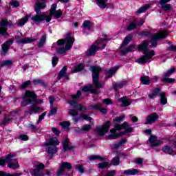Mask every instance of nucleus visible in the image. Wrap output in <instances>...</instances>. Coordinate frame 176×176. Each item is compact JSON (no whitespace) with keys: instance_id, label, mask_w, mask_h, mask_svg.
I'll list each match as a JSON object with an SVG mask.
<instances>
[{"instance_id":"f257e3e1","label":"nucleus","mask_w":176,"mask_h":176,"mask_svg":"<svg viewBox=\"0 0 176 176\" xmlns=\"http://www.w3.org/2000/svg\"><path fill=\"white\" fill-rule=\"evenodd\" d=\"M167 35L168 33L166 30H160L157 33L153 34L152 38L151 41H144L141 45L138 47V50H141L143 52L142 57L137 59L136 63L140 64L141 65L144 64H146V63H151L152 60V57L155 56V51L151 50L148 52V45L151 43L149 45L150 47H156L157 46V41H160V39H164V38H167Z\"/></svg>"},{"instance_id":"f03ea898","label":"nucleus","mask_w":176,"mask_h":176,"mask_svg":"<svg viewBox=\"0 0 176 176\" xmlns=\"http://www.w3.org/2000/svg\"><path fill=\"white\" fill-rule=\"evenodd\" d=\"M45 8H46L45 0H38L34 7L35 12L37 14L32 17V21H34V23L36 24H39V23L45 20L46 23H50V21H52V16H54L55 19H60V17H61L63 15L61 10H56V9H57V4L56 3L52 4V6L50 10V16L38 14L39 10H41V9H45Z\"/></svg>"},{"instance_id":"7ed1b4c3","label":"nucleus","mask_w":176,"mask_h":176,"mask_svg":"<svg viewBox=\"0 0 176 176\" xmlns=\"http://www.w3.org/2000/svg\"><path fill=\"white\" fill-rule=\"evenodd\" d=\"M72 45H74V37L72 34L69 33L65 39H60L53 43L52 47L56 49L58 54H65L66 50H71Z\"/></svg>"},{"instance_id":"20e7f679","label":"nucleus","mask_w":176,"mask_h":176,"mask_svg":"<svg viewBox=\"0 0 176 176\" xmlns=\"http://www.w3.org/2000/svg\"><path fill=\"white\" fill-rule=\"evenodd\" d=\"M133 128L130 127L127 122H124L122 124H116L115 129L110 130L112 135L108 136L109 140H116L118 137L124 135L127 133H131Z\"/></svg>"},{"instance_id":"39448f33","label":"nucleus","mask_w":176,"mask_h":176,"mask_svg":"<svg viewBox=\"0 0 176 176\" xmlns=\"http://www.w3.org/2000/svg\"><path fill=\"white\" fill-rule=\"evenodd\" d=\"M109 41V38H99L95 41L94 44L91 46L89 50H87V56H94L98 50H101L102 49H105V46H107V41Z\"/></svg>"},{"instance_id":"423d86ee","label":"nucleus","mask_w":176,"mask_h":176,"mask_svg":"<svg viewBox=\"0 0 176 176\" xmlns=\"http://www.w3.org/2000/svg\"><path fill=\"white\" fill-rule=\"evenodd\" d=\"M5 163H8V167L13 170H16V168L20 167L19 162L16 158V155L14 154H8L6 156V158L2 157L0 159V166H5Z\"/></svg>"},{"instance_id":"0eeeda50","label":"nucleus","mask_w":176,"mask_h":176,"mask_svg":"<svg viewBox=\"0 0 176 176\" xmlns=\"http://www.w3.org/2000/svg\"><path fill=\"white\" fill-rule=\"evenodd\" d=\"M44 145L47 146L45 150L47 151L48 155L53 156V155L57 153V147L56 145H60V142L57 138H50Z\"/></svg>"},{"instance_id":"6e6552de","label":"nucleus","mask_w":176,"mask_h":176,"mask_svg":"<svg viewBox=\"0 0 176 176\" xmlns=\"http://www.w3.org/2000/svg\"><path fill=\"white\" fill-rule=\"evenodd\" d=\"M91 69L92 71L94 86H95L97 89H102L104 87V83L98 82V79L100 78V72H101V68L96 66H92L91 67Z\"/></svg>"},{"instance_id":"1a4fd4ad","label":"nucleus","mask_w":176,"mask_h":176,"mask_svg":"<svg viewBox=\"0 0 176 176\" xmlns=\"http://www.w3.org/2000/svg\"><path fill=\"white\" fill-rule=\"evenodd\" d=\"M36 101V95L31 91H26L23 96L22 107H27L30 104H32Z\"/></svg>"},{"instance_id":"9d476101","label":"nucleus","mask_w":176,"mask_h":176,"mask_svg":"<svg viewBox=\"0 0 176 176\" xmlns=\"http://www.w3.org/2000/svg\"><path fill=\"white\" fill-rule=\"evenodd\" d=\"M80 96H82V92L80 91H78L76 95H71L72 100L69 101V104L71 107H73L74 109H78V111H87V107H83L82 104L76 102V100Z\"/></svg>"},{"instance_id":"9b49d317","label":"nucleus","mask_w":176,"mask_h":176,"mask_svg":"<svg viewBox=\"0 0 176 176\" xmlns=\"http://www.w3.org/2000/svg\"><path fill=\"white\" fill-rule=\"evenodd\" d=\"M78 112L76 109H72L69 111V115L73 117V120L76 123L78 121L80 120V119H84V120H87V122H91V118L89 117V116L86 114H81L80 116H77L78 115Z\"/></svg>"},{"instance_id":"f8f14e48","label":"nucleus","mask_w":176,"mask_h":176,"mask_svg":"<svg viewBox=\"0 0 176 176\" xmlns=\"http://www.w3.org/2000/svg\"><path fill=\"white\" fill-rule=\"evenodd\" d=\"M12 23L8 21L7 19H3L0 22V35H6V32L8 31V27L11 25Z\"/></svg>"},{"instance_id":"ddd939ff","label":"nucleus","mask_w":176,"mask_h":176,"mask_svg":"<svg viewBox=\"0 0 176 176\" xmlns=\"http://www.w3.org/2000/svg\"><path fill=\"white\" fill-rule=\"evenodd\" d=\"M109 127H111V122H109V121H107L102 126H98L96 128V131L99 135H104V134H107V133H108Z\"/></svg>"},{"instance_id":"4468645a","label":"nucleus","mask_w":176,"mask_h":176,"mask_svg":"<svg viewBox=\"0 0 176 176\" xmlns=\"http://www.w3.org/2000/svg\"><path fill=\"white\" fill-rule=\"evenodd\" d=\"M174 72H175V68L173 67L164 73L163 81L166 82V83H173V82H175V79L168 78V76H170Z\"/></svg>"},{"instance_id":"2eb2a0df","label":"nucleus","mask_w":176,"mask_h":176,"mask_svg":"<svg viewBox=\"0 0 176 176\" xmlns=\"http://www.w3.org/2000/svg\"><path fill=\"white\" fill-rule=\"evenodd\" d=\"M45 168V165L42 163H38L36 165L35 169L33 170V173L32 174V176H44L45 174L42 172V170Z\"/></svg>"},{"instance_id":"dca6fc26","label":"nucleus","mask_w":176,"mask_h":176,"mask_svg":"<svg viewBox=\"0 0 176 176\" xmlns=\"http://www.w3.org/2000/svg\"><path fill=\"white\" fill-rule=\"evenodd\" d=\"M15 39H16V43H18V45H25L27 43H32V42H35V41H36V38H21L19 36H16Z\"/></svg>"},{"instance_id":"f3484780","label":"nucleus","mask_w":176,"mask_h":176,"mask_svg":"<svg viewBox=\"0 0 176 176\" xmlns=\"http://www.w3.org/2000/svg\"><path fill=\"white\" fill-rule=\"evenodd\" d=\"M158 119L159 116L156 113H152L146 117L144 124H152L153 123H156V120Z\"/></svg>"},{"instance_id":"a211bd4d","label":"nucleus","mask_w":176,"mask_h":176,"mask_svg":"<svg viewBox=\"0 0 176 176\" xmlns=\"http://www.w3.org/2000/svg\"><path fill=\"white\" fill-rule=\"evenodd\" d=\"M149 142L151 144V146H160V145H162V140H157V137L155 135H151L148 138Z\"/></svg>"},{"instance_id":"6ab92c4d","label":"nucleus","mask_w":176,"mask_h":176,"mask_svg":"<svg viewBox=\"0 0 176 176\" xmlns=\"http://www.w3.org/2000/svg\"><path fill=\"white\" fill-rule=\"evenodd\" d=\"M171 0H160V4L164 12H168L171 10V5L167 4V2H170Z\"/></svg>"},{"instance_id":"aec40b11","label":"nucleus","mask_w":176,"mask_h":176,"mask_svg":"<svg viewBox=\"0 0 176 176\" xmlns=\"http://www.w3.org/2000/svg\"><path fill=\"white\" fill-rule=\"evenodd\" d=\"M39 111H41V107L36 105H32L30 109L26 111V113H28V115H35V113H38Z\"/></svg>"},{"instance_id":"412c9836","label":"nucleus","mask_w":176,"mask_h":176,"mask_svg":"<svg viewBox=\"0 0 176 176\" xmlns=\"http://www.w3.org/2000/svg\"><path fill=\"white\" fill-rule=\"evenodd\" d=\"M90 109H98V111H100L101 113H103L104 115H105V113L107 112V109L102 108V104H94L91 107Z\"/></svg>"},{"instance_id":"4be33fe9","label":"nucleus","mask_w":176,"mask_h":176,"mask_svg":"<svg viewBox=\"0 0 176 176\" xmlns=\"http://www.w3.org/2000/svg\"><path fill=\"white\" fill-rule=\"evenodd\" d=\"M127 83L126 80H122L120 82H116L113 84V87L116 91H118L119 89H123V86H125V85Z\"/></svg>"},{"instance_id":"5701e85b","label":"nucleus","mask_w":176,"mask_h":176,"mask_svg":"<svg viewBox=\"0 0 176 176\" xmlns=\"http://www.w3.org/2000/svg\"><path fill=\"white\" fill-rule=\"evenodd\" d=\"M13 43V39H10L4 43L2 45V50L4 53H8V50H9V47H10V45Z\"/></svg>"},{"instance_id":"b1692460","label":"nucleus","mask_w":176,"mask_h":176,"mask_svg":"<svg viewBox=\"0 0 176 176\" xmlns=\"http://www.w3.org/2000/svg\"><path fill=\"white\" fill-rule=\"evenodd\" d=\"M160 90L161 89L160 87H157L153 89L151 92L148 94V98H150L151 100H153V98H156Z\"/></svg>"},{"instance_id":"393cba45","label":"nucleus","mask_w":176,"mask_h":176,"mask_svg":"<svg viewBox=\"0 0 176 176\" xmlns=\"http://www.w3.org/2000/svg\"><path fill=\"white\" fill-rule=\"evenodd\" d=\"M66 72L67 66H64L59 72V74L58 76V79H61L63 77L65 78V79H68V74H67Z\"/></svg>"},{"instance_id":"a878e982","label":"nucleus","mask_w":176,"mask_h":176,"mask_svg":"<svg viewBox=\"0 0 176 176\" xmlns=\"http://www.w3.org/2000/svg\"><path fill=\"white\" fill-rule=\"evenodd\" d=\"M63 151H69L70 149H72V146H71V144L69 143V140L68 139H65L63 142Z\"/></svg>"},{"instance_id":"bb28decb","label":"nucleus","mask_w":176,"mask_h":176,"mask_svg":"<svg viewBox=\"0 0 176 176\" xmlns=\"http://www.w3.org/2000/svg\"><path fill=\"white\" fill-rule=\"evenodd\" d=\"M82 91H85V93H87V91H91V93L97 94L98 93V91L97 89H93V85H87L82 88Z\"/></svg>"},{"instance_id":"cd10ccee","label":"nucleus","mask_w":176,"mask_h":176,"mask_svg":"<svg viewBox=\"0 0 176 176\" xmlns=\"http://www.w3.org/2000/svg\"><path fill=\"white\" fill-rule=\"evenodd\" d=\"M30 17H31V14H27L25 17L21 19L18 23V25H19V27H23V25L28 21Z\"/></svg>"},{"instance_id":"c85d7f7f","label":"nucleus","mask_w":176,"mask_h":176,"mask_svg":"<svg viewBox=\"0 0 176 176\" xmlns=\"http://www.w3.org/2000/svg\"><path fill=\"white\" fill-rule=\"evenodd\" d=\"M140 80L142 83L146 85V86H149L151 85V78L148 76H144L140 78Z\"/></svg>"},{"instance_id":"c756f323","label":"nucleus","mask_w":176,"mask_h":176,"mask_svg":"<svg viewBox=\"0 0 176 176\" xmlns=\"http://www.w3.org/2000/svg\"><path fill=\"white\" fill-rule=\"evenodd\" d=\"M149 8H151V6L149 4H146L145 6H142L136 12V14H141V13H144V12H146V10L149 9Z\"/></svg>"},{"instance_id":"7c9ffc66","label":"nucleus","mask_w":176,"mask_h":176,"mask_svg":"<svg viewBox=\"0 0 176 176\" xmlns=\"http://www.w3.org/2000/svg\"><path fill=\"white\" fill-rule=\"evenodd\" d=\"M127 142V139H122L120 142H116L114 144L113 147L118 149V148H122L124 144Z\"/></svg>"},{"instance_id":"2f4dec72","label":"nucleus","mask_w":176,"mask_h":176,"mask_svg":"<svg viewBox=\"0 0 176 176\" xmlns=\"http://www.w3.org/2000/svg\"><path fill=\"white\" fill-rule=\"evenodd\" d=\"M160 97L162 105H166V104H167V98L166 97V93H160Z\"/></svg>"},{"instance_id":"473e14b6","label":"nucleus","mask_w":176,"mask_h":176,"mask_svg":"<svg viewBox=\"0 0 176 176\" xmlns=\"http://www.w3.org/2000/svg\"><path fill=\"white\" fill-rule=\"evenodd\" d=\"M96 4L101 9H105L107 8V0H96Z\"/></svg>"},{"instance_id":"72a5a7b5","label":"nucleus","mask_w":176,"mask_h":176,"mask_svg":"<svg viewBox=\"0 0 176 176\" xmlns=\"http://www.w3.org/2000/svg\"><path fill=\"white\" fill-rule=\"evenodd\" d=\"M119 101L122 103V107H129L131 102L126 98H121Z\"/></svg>"},{"instance_id":"f704fd0d","label":"nucleus","mask_w":176,"mask_h":176,"mask_svg":"<svg viewBox=\"0 0 176 176\" xmlns=\"http://www.w3.org/2000/svg\"><path fill=\"white\" fill-rule=\"evenodd\" d=\"M88 159L91 161L98 160H100L101 162H104V160H106L105 157H102L99 155H91L88 157Z\"/></svg>"},{"instance_id":"c9c22d12","label":"nucleus","mask_w":176,"mask_h":176,"mask_svg":"<svg viewBox=\"0 0 176 176\" xmlns=\"http://www.w3.org/2000/svg\"><path fill=\"white\" fill-rule=\"evenodd\" d=\"M162 151L168 155H173V153L174 152L170 146H165L164 148H162Z\"/></svg>"},{"instance_id":"e433bc0d","label":"nucleus","mask_w":176,"mask_h":176,"mask_svg":"<svg viewBox=\"0 0 176 176\" xmlns=\"http://www.w3.org/2000/svg\"><path fill=\"white\" fill-rule=\"evenodd\" d=\"M60 167L62 168L65 169V170H71L72 168V165L69 164V162H61Z\"/></svg>"},{"instance_id":"4c0bfd02","label":"nucleus","mask_w":176,"mask_h":176,"mask_svg":"<svg viewBox=\"0 0 176 176\" xmlns=\"http://www.w3.org/2000/svg\"><path fill=\"white\" fill-rule=\"evenodd\" d=\"M135 50V47L134 45H131L125 50H121V53L122 54H126V53H129L130 52H134Z\"/></svg>"},{"instance_id":"58836bf2","label":"nucleus","mask_w":176,"mask_h":176,"mask_svg":"<svg viewBox=\"0 0 176 176\" xmlns=\"http://www.w3.org/2000/svg\"><path fill=\"white\" fill-rule=\"evenodd\" d=\"M124 174L125 175H135V174H138V170L137 169L126 170L124 171Z\"/></svg>"},{"instance_id":"ea45409f","label":"nucleus","mask_w":176,"mask_h":176,"mask_svg":"<svg viewBox=\"0 0 176 176\" xmlns=\"http://www.w3.org/2000/svg\"><path fill=\"white\" fill-rule=\"evenodd\" d=\"M93 24L89 21H85L82 24L83 30H90Z\"/></svg>"},{"instance_id":"a19ab883","label":"nucleus","mask_w":176,"mask_h":176,"mask_svg":"<svg viewBox=\"0 0 176 176\" xmlns=\"http://www.w3.org/2000/svg\"><path fill=\"white\" fill-rule=\"evenodd\" d=\"M83 68H85V66L83 65V64L80 63L79 65L76 66L75 69L72 70V72L73 74H75L76 72H79L82 71V69H83Z\"/></svg>"},{"instance_id":"79ce46f5","label":"nucleus","mask_w":176,"mask_h":176,"mask_svg":"<svg viewBox=\"0 0 176 176\" xmlns=\"http://www.w3.org/2000/svg\"><path fill=\"white\" fill-rule=\"evenodd\" d=\"M46 43V34H43L38 43V47H42Z\"/></svg>"},{"instance_id":"37998d69","label":"nucleus","mask_w":176,"mask_h":176,"mask_svg":"<svg viewBox=\"0 0 176 176\" xmlns=\"http://www.w3.org/2000/svg\"><path fill=\"white\" fill-rule=\"evenodd\" d=\"M116 71H118V68L116 67L113 69H110L106 72L107 78H112V75H113Z\"/></svg>"},{"instance_id":"c03bdc74","label":"nucleus","mask_w":176,"mask_h":176,"mask_svg":"<svg viewBox=\"0 0 176 176\" xmlns=\"http://www.w3.org/2000/svg\"><path fill=\"white\" fill-rule=\"evenodd\" d=\"M98 166V168H107V167H110L111 163H109V162L99 163Z\"/></svg>"},{"instance_id":"a18cd8bd","label":"nucleus","mask_w":176,"mask_h":176,"mask_svg":"<svg viewBox=\"0 0 176 176\" xmlns=\"http://www.w3.org/2000/svg\"><path fill=\"white\" fill-rule=\"evenodd\" d=\"M137 28V23H135V21L131 22L129 26L127 27L128 31H131L132 30H135Z\"/></svg>"},{"instance_id":"49530a36","label":"nucleus","mask_w":176,"mask_h":176,"mask_svg":"<svg viewBox=\"0 0 176 176\" xmlns=\"http://www.w3.org/2000/svg\"><path fill=\"white\" fill-rule=\"evenodd\" d=\"M12 64H13L12 60H4L1 63L0 67H10Z\"/></svg>"},{"instance_id":"de8ad7c7","label":"nucleus","mask_w":176,"mask_h":176,"mask_svg":"<svg viewBox=\"0 0 176 176\" xmlns=\"http://www.w3.org/2000/svg\"><path fill=\"white\" fill-rule=\"evenodd\" d=\"M33 85H41V86H46V84L45 82L42 80L39 79H34L33 80Z\"/></svg>"},{"instance_id":"09e8293b","label":"nucleus","mask_w":176,"mask_h":176,"mask_svg":"<svg viewBox=\"0 0 176 176\" xmlns=\"http://www.w3.org/2000/svg\"><path fill=\"white\" fill-rule=\"evenodd\" d=\"M120 162V160L118 157H115L112 160H111V164L113 166H119V163Z\"/></svg>"},{"instance_id":"8fccbe9b","label":"nucleus","mask_w":176,"mask_h":176,"mask_svg":"<svg viewBox=\"0 0 176 176\" xmlns=\"http://www.w3.org/2000/svg\"><path fill=\"white\" fill-rule=\"evenodd\" d=\"M30 85H31V81L30 80L25 81L21 85L20 89H26V87H28V86Z\"/></svg>"},{"instance_id":"3c124183","label":"nucleus","mask_w":176,"mask_h":176,"mask_svg":"<svg viewBox=\"0 0 176 176\" xmlns=\"http://www.w3.org/2000/svg\"><path fill=\"white\" fill-rule=\"evenodd\" d=\"M60 125L63 128V129H68L69 126H71V124L68 121H65L63 122H60Z\"/></svg>"},{"instance_id":"603ef678","label":"nucleus","mask_w":176,"mask_h":176,"mask_svg":"<svg viewBox=\"0 0 176 176\" xmlns=\"http://www.w3.org/2000/svg\"><path fill=\"white\" fill-rule=\"evenodd\" d=\"M131 41V36H127L124 39V42L122 43V46H126V45H129V43Z\"/></svg>"},{"instance_id":"864d4df0","label":"nucleus","mask_w":176,"mask_h":176,"mask_svg":"<svg viewBox=\"0 0 176 176\" xmlns=\"http://www.w3.org/2000/svg\"><path fill=\"white\" fill-rule=\"evenodd\" d=\"M64 173H65V169H63L61 166L58 169L56 175L57 176H63L64 175Z\"/></svg>"},{"instance_id":"5fc2aeb1","label":"nucleus","mask_w":176,"mask_h":176,"mask_svg":"<svg viewBox=\"0 0 176 176\" xmlns=\"http://www.w3.org/2000/svg\"><path fill=\"white\" fill-rule=\"evenodd\" d=\"M21 175V173H15L14 175H11L10 173H5L3 172H0V176H19Z\"/></svg>"},{"instance_id":"6e6d98bb","label":"nucleus","mask_w":176,"mask_h":176,"mask_svg":"<svg viewBox=\"0 0 176 176\" xmlns=\"http://www.w3.org/2000/svg\"><path fill=\"white\" fill-rule=\"evenodd\" d=\"M56 113H57V107H54L50 111L48 116H53V115H56Z\"/></svg>"},{"instance_id":"4d7b16f0","label":"nucleus","mask_w":176,"mask_h":176,"mask_svg":"<svg viewBox=\"0 0 176 176\" xmlns=\"http://www.w3.org/2000/svg\"><path fill=\"white\" fill-rule=\"evenodd\" d=\"M10 5H12L14 8H19V6H20V3H19V1H16V0H12L10 2Z\"/></svg>"},{"instance_id":"13d9d810","label":"nucleus","mask_w":176,"mask_h":176,"mask_svg":"<svg viewBox=\"0 0 176 176\" xmlns=\"http://www.w3.org/2000/svg\"><path fill=\"white\" fill-rule=\"evenodd\" d=\"M90 129H91V126H90L89 124H85L82 126L81 130H82V131H89V130H90Z\"/></svg>"},{"instance_id":"bf43d9fd","label":"nucleus","mask_w":176,"mask_h":176,"mask_svg":"<svg viewBox=\"0 0 176 176\" xmlns=\"http://www.w3.org/2000/svg\"><path fill=\"white\" fill-rule=\"evenodd\" d=\"M45 116H46V113H43L41 115H40L38 120L37 121V124H39L41 122L45 119Z\"/></svg>"},{"instance_id":"052dcab7","label":"nucleus","mask_w":176,"mask_h":176,"mask_svg":"<svg viewBox=\"0 0 176 176\" xmlns=\"http://www.w3.org/2000/svg\"><path fill=\"white\" fill-rule=\"evenodd\" d=\"M102 102L103 104H106V105H112V100L109 98L104 99Z\"/></svg>"},{"instance_id":"680f3d73","label":"nucleus","mask_w":176,"mask_h":176,"mask_svg":"<svg viewBox=\"0 0 176 176\" xmlns=\"http://www.w3.org/2000/svg\"><path fill=\"white\" fill-rule=\"evenodd\" d=\"M58 61V58L56 57V56H54L52 58V65L53 67H56V65H57V62Z\"/></svg>"},{"instance_id":"e2e57ef3","label":"nucleus","mask_w":176,"mask_h":176,"mask_svg":"<svg viewBox=\"0 0 176 176\" xmlns=\"http://www.w3.org/2000/svg\"><path fill=\"white\" fill-rule=\"evenodd\" d=\"M19 138L22 141H28V136L27 135H21Z\"/></svg>"},{"instance_id":"0e129e2a","label":"nucleus","mask_w":176,"mask_h":176,"mask_svg":"<svg viewBox=\"0 0 176 176\" xmlns=\"http://www.w3.org/2000/svg\"><path fill=\"white\" fill-rule=\"evenodd\" d=\"M77 170H78L79 173H80L81 174H83V173H85V168L82 165H78V166L77 167Z\"/></svg>"},{"instance_id":"69168bd1","label":"nucleus","mask_w":176,"mask_h":176,"mask_svg":"<svg viewBox=\"0 0 176 176\" xmlns=\"http://www.w3.org/2000/svg\"><path fill=\"white\" fill-rule=\"evenodd\" d=\"M124 120V116H121L120 117H117L115 119V121L118 122V123H120V122H123Z\"/></svg>"},{"instance_id":"338daca9","label":"nucleus","mask_w":176,"mask_h":176,"mask_svg":"<svg viewBox=\"0 0 176 176\" xmlns=\"http://www.w3.org/2000/svg\"><path fill=\"white\" fill-rule=\"evenodd\" d=\"M144 160L142 158H138L135 160V163H136V164H142Z\"/></svg>"},{"instance_id":"774afa93","label":"nucleus","mask_w":176,"mask_h":176,"mask_svg":"<svg viewBox=\"0 0 176 176\" xmlns=\"http://www.w3.org/2000/svg\"><path fill=\"white\" fill-rule=\"evenodd\" d=\"M49 100H50V104L51 107H53V102H54V101H55L54 97L50 96Z\"/></svg>"}]
</instances>
